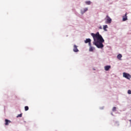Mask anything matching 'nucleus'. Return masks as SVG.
I'll return each instance as SVG.
<instances>
[{
    "label": "nucleus",
    "mask_w": 131,
    "mask_h": 131,
    "mask_svg": "<svg viewBox=\"0 0 131 131\" xmlns=\"http://www.w3.org/2000/svg\"><path fill=\"white\" fill-rule=\"evenodd\" d=\"M92 36H93L94 39L93 45L96 46L97 48L98 49H102L104 48V45H103V42L105 41L103 37L101 35L99 32H97L96 34L91 33Z\"/></svg>",
    "instance_id": "1"
},
{
    "label": "nucleus",
    "mask_w": 131,
    "mask_h": 131,
    "mask_svg": "<svg viewBox=\"0 0 131 131\" xmlns=\"http://www.w3.org/2000/svg\"><path fill=\"white\" fill-rule=\"evenodd\" d=\"M123 77H125V78H126L127 79H130L131 78L130 75L127 73H123Z\"/></svg>",
    "instance_id": "2"
},
{
    "label": "nucleus",
    "mask_w": 131,
    "mask_h": 131,
    "mask_svg": "<svg viewBox=\"0 0 131 131\" xmlns=\"http://www.w3.org/2000/svg\"><path fill=\"white\" fill-rule=\"evenodd\" d=\"M112 22V19L109 17V16L106 15V20L105 21L106 24H110Z\"/></svg>",
    "instance_id": "3"
},
{
    "label": "nucleus",
    "mask_w": 131,
    "mask_h": 131,
    "mask_svg": "<svg viewBox=\"0 0 131 131\" xmlns=\"http://www.w3.org/2000/svg\"><path fill=\"white\" fill-rule=\"evenodd\" d=\"M127 20V13L126 12L124 16H123L122 21H126Z\"/></svg>",
    "instance_id": "4"
},
{
    "label": "nucleus",
    "mask_w": 131,
    "mask_h": 131,
    "mask_svg": "<svg viewBox=\"0 0 131 131\" xmlns=\"http://www.w3.org/2000/svg\"><path fill=\"white\" fill-rule=\"evenodd\" d=\"M78 49H77V46L75 45H74L73 51L75 53H77L78 52Z\"/></svg>",
    "instance_id": "5"
},
{
    "label": "nucleus",
    "mask_w": 131,
    "mask_h": 131,
    "mask_svg": "<svg viewBox=\"0 0 131 131\" xmlns=\"http://www.w3.org/2000/svg\"><path fill=\"white\" fill-rule=\"evenodd\" d=\"M111 68V66H106L104 67V70H105V71H108L109 69H110Z\"/></svg>",
    "instance_id": "6"
},
{
    "label": "nucleus",
    "mask_w": 131,
    "mask_h": 131,
    "mask_svg": "<svg viewBox=\"0 0 131 131\" xmlns=\"http://www.w3.org/2000/svg\"><path fill=\"white\" fill-rule=\"evenodd\" d=\"M9 123H11V121L8 119H5V125H9Z\"/></svg>",
    "instance_id": "7"
},
{
    "label": "nucleus",
    "mask_w": 131,
    "mask_h": 131,
    "mask_svg": "<svg viewBox=\"0 0 131 131\" xmlns=\"http://www.w3.org/2000/svg\"><path fill=\"white\" fill-rule=\"evenodd\" d=\"M92 41V40L90 38L86 39V40L84 41L85 43H89Z\"/></svg>",
    "instance_id": "8"
},
{
    "label": "nucleus",
    "mask_w": 131,
    "mask_h": 131,
    "mask_svg": "<svg viewBox=\"0 0 131 131\" xmlns=\"http://www.w3.org/2000/svg\"><path fill=\"white\" fill-rule=\"evenodd\" d=\"M94 50H95V48L91 46L89 48V52H93Z\"/></svg>",
    "instance_id": "9"
},
{
    "label": "nucleus",
    "mask_w": 131,
    "mask_h": 131,
    "mask_svg": "<svg viewBox=\"0 0 131 131\" xmlns=\"http://www.w3.org/2000/svg\"><path fill=\"white\" fill-rule=\"evenodd\" d=\"M121 58H122V55L121 54H119L117 55V58L119 59V60H121Z\"/></svg>",
    "instance_id": "10"
},
{
    "label": "nucleus",
    "mask_w": 131,
    "mask_h": 131,
    "mask_svg": "<svg viewBox=\"0 0 131 131\" xmlns=\"http://www.w3.org/2000/svg\"><path fill=\"white\" fill-rule=\"evenodd\" d=\"M86 11H88V8H85L83 9V10L81 11V13L82 14H83L84 13H85V12H86Z\"/></svg>",
    "instance_id": "11"
},
{
    "label": "nucleus",
    "mask_w": 131,
    "mask_h": 131,
    "mask_svg": "<svg viewBox=\"0 0 131 131\" xmlns=\"http://www.w3.org/2000/svg\"><path fill=\"white\" fill-rule=\"evenodd\" d=\"M107 28H108V26H107V25H104V26H103V30H104L105 31H107V29H107Z\"/></svg>",
    "instance_id": "12"
},
{
    "label": "nucleus",
    "mask_w": 131,
    "mask_h": 131,
    "mask_svg": "<svg viewBox=\"0 0 131 131\" xmlns=\"http://www.w3.org/2000/svg\"><path fill=\"white\" fill-rule=\"evenodd\" d=\"M29 110V107H28V106H26L25 107V111H28V110Z\"/></svg>",
    "instance_id": "13"
},
{
    "label": "nucleus",
    "mask_w": 131,
    "mask_h": 131,
    "mask_svg": "<svg viewBox=\"0 0 131 131\" xmlns=\"http://www.w3.org/2000/svg\"><path fill=\"white\" fill-rule=\"evenodd\" d=\"M92 3L91 2V1H87V2H85V4L86 5H91Z\"/></svg>",
    "instance_id": "14"
},
{
    "label": "nucleus",
    "mask_w": 131,
    "mask_h": 131,
    "mask_svg": "<svg viewBox=\"0 0 131 131\" xmlns=\"http://www.w3.org/2000/svg\"><path fill=\"white\" fill-rule=\"evenodd\" d=\"M112 111H113V112L116 111V107H114L112 109Z\"/></svg>",
    "instance_id": "15"
},
{
    "label": "nucleus",
    "mask_w": 131,
    "mask_h": 131,
    "mask_svg": "<svg viewBox=\"0 0 131 131\" xmlns=\"http://www.w3.org/2000/svg\"><path fill=\"white\" fill-rule=\"evenodd\" d=\"M17 117L18 118V117H22V114H19V115H18L17 116Z\"/></svg>",
    "instance_id": "16"
},
{
    "label": "nucleus",
    "mask_w": 131,
    "mask_h": 131,
    "mask_svg": "<svg viewBox=\"0 0 131 131\" xmlns=\"http://www.w3.org/2000/svg\"><path fill=\"white\" fill-rule=\"evenodd\" d=\"M127 93L129 95L131 94V91L130 90H128Z\"/></svg>",
    "instance_id": "17"
},
{
    "label": "nucleus",
    "mask_w": 131,
    "mask_h": 131,
    "mask_svg": "<svg viewBox=\"0 0 131 131\" xmlns=\"http://www.w3.org/2000/svg\"><path fill=\"white\" fill-rule=\"evenodd\" d=\"M89 46H90V48H91V47H92V44L91 43V42H89Z\"/></svg>",
    "instance_id": "18"
},
{
    "label": "nucleus",
    "mask_w": 131,
    "mask_h": 131,
    "mask_svg": "<svg viewBox=\"0 0 131 131\" xmlns=\"http://www.w3.org/2000/svg\"><path fill=\"white\" fill-rule=\"evenodd\" d=\"M99 29H102V26L99 27Z\"/></svg>",
    "instance_id": "19"
},
{
    "label": "nucleus",
    "mask_w": 131,
    "mask_h": 131,
    "mask_svg": "<svg viewBox=\"0 0 131 131\" xmlns=\"http://www.w3.org/2000/svg\"><path fill=\"white\" fill-rule=\"evenodd\" d=\"M130 122H131V120H129Z\"/></svg>",
    "instance_id": "20"
}]
</instances>
